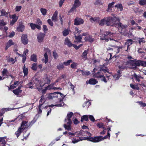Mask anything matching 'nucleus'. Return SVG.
I'll return each mask as SVG.
<instances>
[{
  "label": "nucleus",
  "mask_w": 146,
  "mask_h": 146,
  "mask_svg": "<svg viewBox=\"0 0 146 146\" xmlns=\"http://www.w3.org/2000/svg\"><path fill=\"white\" fill-rule=\"evenodd\" d=\"M65 96L63 94L59 92H54L46 94L45 98L48 99H53L55 104L49 105V107H53L54 106L61 107L64 106V104L63 102V100Z\"/></svg>",
  "instance_id": "1"
},
{
  "label": "nucleus",
  "mask_w": 146,
  "mask_h": 146,
  "mask_svg": "<svg viewBox=\"0 0 146 146\" xmlns=\"http://www.w3.org/2000/svg\"><path fill=\"white\" fill-rule=\"evenodd\" d=\"M100 39L108 41L109 39L114 40L115 41L118 42L120 39L119 37V34L118 33H111L109 31H106L103 34V31L101 30L100 32Z\"/></svg>",
  "instance_id": "2"
},
{
  "label": "nucleus",
  "mask_w": 146,
  "mask_h": 146,
  "mask_svg": "<svg viewBox=\"0 0 146 146\" xmlns=\"http://www.w3.org/2000/svg\"><path fill=\"white\" fill-rule=\"evenodd\" d=\"M121 62L120 65H119L118 67L120 69H124L126 68V65L129 66V68H130L135 70L137 68V66H139V60L135 61L130 60L127 61L126 63Z\"/></svg>",
  "instance_id": "3"
},
{
  "label": "nucleus",
  "mask_w": 146,
  "mask_h": 146,
  "mask_svg": "<svg viewBox=\"0 0 146 146\" xmlns=\"http://www.w3.org/2000/svg\"><path fill=\"white\" fill-rule=\"evenodd\" d=\"M110 129V127L108 128L107 134L104 137H102L101 136L95 137H85V139L95 143L100 142V141H102L104 139L107 138L108 137L110 138V134L109 132L111 130Z\"/></svg>",
  "instance_id": "4"
},
{
  "label": "nucleus",
  "mask_w": 146,
  "mask_h": 146,
  "mask_svg": "<svg viewBox=\"0 0 146 146\" xmlns=\"http://www.w3.org/2000/svg\"><path fill=\"white\" fill-rule=\"evenodd\" d=\"M107 26L116 27L117 22L119 21L120 20L118 17H107Z\"/></svg>",
  "instance_id": "5"
},
{
  "label": "nucleus",
  "mask_w": 146,
  "mask_h": 146,
  "mask_svg": "<svg viewBox=\"0 0 146 146\" xmlns=\"http://www.w3.org/2000/svg\"><path fill=\"white\" fill-rule=\"evenodd\" d=\"M55 84V82L51 84L48 86L45 87L44 89L42 88V87H41L40 88H37V89H38V90L39 92H42V94H45L47 90H55L58 89H61V88H56L54 87L53 86Z\"/></svg>",
  "instance_id": "6"
},
{
  "label": "nucleus",
  "mask_w": 146,
  "mask_h": 146,
  "mask_svg": "<svg viewBox=\"0 0 146 146\" xmlns=\"http://www.w3.org/2000/svg\"><path fill=\"white\" fill-rule=\"evenodd\" d=\"M93 76L95 78H100L102 81L105 83H106L107 82V80L104 76V75L102 73V72H97L94 74Z\"/></svg>",
  "instance_id": "7"
},
{
  "label": "nucleus",
  "mask_w": 146,
  "mask_h": 146,
  "mask_svg": "<svg viewBox=\"0 0 146 146\" xmlns=\"http://www.w3.org/2000/svg\"><path fill=\"white\" fill-rule=\"evenodd\" d=\"M80 5L81 3L80 2L79 0H75L73 7L71 8L68 13H70L71 12L76 11V8L78 7Z\"/></svg>",
  "instance_id": "8"
},
{
  "label": "nucleus",
  "mask_w": 146,
  "mask_h": 146,
  "mask_svg": "<svg viewBox=\"0 0 146 146\" xmlns=\"http://www.w3.org/2000/svg\"><path fill=\"white\" fill-rule=\"evenodd\" d=\"M115 27L117 28L119 30L121 29V30L119 31L121 33H123V31L124 32L127 29V26L126 25H123L121 23L117 22Z\"/></svg>",
  "instance_id": "9"
},
{
  "label": "nucleus",
  "mask_w": 146,
  "mask_h": 146,
  "mask_svg": "<svg viewBox=\"0 0 146 146\" xmlns=\"http://www.w3.org/2000/svg\"><path fill=\"white\" fill-rule=\"evenodd\" d=\"M45 53L44 54V58L42 59V61L45 64H46L48 62V54H50L51 52L50 50L48 48H46L44 49Z\"/></svg>",
  "instance_id": "10"
},
{
  "label": "nucleus",
  "mask_w": 146,
  "mask_h": 146,
  "mask_svg": "<svg viewBox=\"0 0 146 146\" xmlns=\"http://www.w3.org/2000/svg\"><path fill=\"white\" fill-rule=\"evenodd\" d=\"M45 99H44V95L43 94L41 97V99L39 101V105L38 106L39 110L38 111L39 114H40L42 113L41 109L43 108L44 107L42 106L43 105V104L45 101Z\"/></svg>",
  "instance_id": "11"
},
{
  "label": "nucleus",
  "mask_w": 146,
  "mask_h": 146,
  "mask_svg": "<svg viewBox=\"0 0 146 146\" xmlns=\"http://www.w3.org/2000/svg\"><path fill=\"white\" fill-rule=\"evenodd\" d=\"M7 141V139L6 137H0V142L1 144V146H9L8 144L6 143Z\"/></svg>",
  "instance_id": "12"
},
{
  "label": "nucleus",
  "mask_w": 146,
  "mask_h": 146,
  "mask_svg": "<svg viewBox=\"0 0 146 146\" xmlns=\"http://www.w3.org/2000/svg\"><path fill=\"white\" fill-rule=\"evenodd\" d=\"M84 23V21L82 19L76 17L74 20V24L75 25H78L83 24Z\"/></svg>",
  "instance_id": "13"
},
{
  "label": "nucleus",
  "mask_w": 146,
  "mask_h": 146,
  "mask_svg": "<svg viewBox=\"0 0 146 146\" xmlns=\"http://www.w3.org/2000/svg\"><path fill=\"white\" fill-rule=\"evenodd\" d=\"M30 126V124L28 123L27 121H23L22 122L21 127L24 130Z\"/></svg>",
  "instance_id": "14"
},
{
  "label": "nucleus",
  "mask_w": 146,
  "mask_h": 146,
  "mask_svg": "<svg viewBox=\"0 0 146 146\" xmlns=\"http://www.w3.org/2000/svg\"><path fill=\"white\" fill-rule=\"evenodd\" d=\"M21 40L22 43L24 44H26L28 43V39L27 35H23L21 37Z\"/></svg>",
  "instance_id": "15"
},
{
  "label": "nucleus",
  "mask_w": 146,
  "mask_h": 146,
  "mask_svg": "<svg viewBox=\"0 0 146 146\" xmlns=\"http://www.w3.org/2000/svg\"><path fill=\"white\" fill-rule=\"evenodd\" d=\"M44 82L43 83V84L40 83L39 81H37V84L39 83L40 84V86L41 87H42L44 86L45 84H49L50 82V78H48V77H46L44 80Z\"/></svg>",
  "instance_id": "16"
},
{
  "label": "nucleus",
  "mask_w": 146,
  "mask_h": 146,
  "mask_svg": "<svg viewBox=\"0 0 146 146\" xmlns=\"http://www.w3.org/2000/svg\"><path fill=\"white\" fill-rule=\"evenodd\" d=\"M73 115V113L72 112H68L67 115V119H65V122H72V121L70 119V118L72 117Z\"/></svg>",
  "instance_id": "17"
},
{
  "label": "nucleus",
  "mask_w": 146,
  "mask_h": 146,
  "mask_svg": "<svg viewBox=\"0 0 146 146\" xmlns=\"http://www.w3.org/2000/svg\"><path fill=\"white\" fill-rule=\"evenodd\" d=\"M76 132H77L76 134H77L78 135L83 136L84 134H86L88 135L89 136L88 137H91L90 136L91 135V134L90 133L88 132V131L84 132L83 131L81 130L79 131Z\"/></svg>",
  "instance_id": "18"
},
{
  "label": "nucleus",
  "mask_w": 146,
  "mask_h": 146,
  "mask_svg": "<svg viewBox=\"0 0 146 146\" xmlns=\"http://www.w3.org/2000/svg\"><path fill=\"white\" fill-rule=\"evenodd\" d=\"M45 35V34L43 33H41L39 34L37 37L38 42H42Z\"/></svg>",
  "instance_id": "19"
},
{
  "label": "nucleus",
  "mask_w": 146,
  "mask_h": 146,
  "mask_svg": "<svg viewBox=\"0 0 146 146\" xmlns=\"http://www.w3.org/2000/svg\"><path fill=\"white\" fill-rule=\"evenodd\" d=\"M121 76V73L119 70L117 72V74L113 75L112 78V79L114 80H117Z\"/></svg>",
  "instance_id": "20"
},
{
  "label": "nucleus",
  "mask_w": 146,
  "mask_h": 146,
  "mask_svg": "<svg viewBox=\"0 0 146 146\" xmlns=\"http://www.w3.org/2000/svg\"><path fill=\"white\" fill-rule=\"evenodd\" d=\"M64 44L70 47L72 46V44L68 38L66 37L65 39Z\"/></svg>",
  "instance_id": "21"
},
{
  "label": "nucleus",
  "mask_w": 146,
  "mask_h": 146,
  "mask_svg": "<svg viewBox=\"0 0 146 146\" xmlns=\"http://www.w3.org/2000/svg\"><path fill=\"white\" fill-rule=\"evenodd\" d=\"M12 20L11 21L10 24L11 25H13L17 21L18 17L15 14L12 15Z\"/></svg>",
  "instance_id": "22"
},
{
  "label": "nucleus",
  "mask_w": 146,
  "mask_h": 146,
  "mask_svg": "<svg viewBox=\"0 0 146 146\" xmlns=\"http://www.w3.org/2000/svg\"><path fill=\"white\" fill-rule=\"evenodd\" d=\"M66 124H64V127L68 131H71V124L72 122L68 123V122H66Z\"/></svg>",
  "instance_id": "23"
},
{
  "label": "nucleus",
  "mask_w": 146,
  "mask_h": 146,
  "mask_svg": "<svg viewBox=\"0 0 146 146\" xmlns=\"http://www.w3.org/2000/svg\"><path fill=\"white\" fill-rule=\"evenodd\" d=\"M132 43V40L131 39H128L127 40V42L125 43V47L126 46L127 49H125V51H127L128 49L129 46L131 45Z\"/></svg>",
  "instance_id": "24"
},
{
  "label": "nucleus",
  "mask_w": 146,
  "mask_h": 146,
  "mask_svg": "<svg viewBox=\"0 0 146 146\" xmlns=\"http://www.w3.org/2000/svg\"><path fill=\"white\" fill-rule=\"evenodd\" d=\"M98 82L97 80L93 78H91L89 80L88 82L86 81V83L87 84H90L94 85L97 83Z\"/></svg>",
  "instance_id": "25"
},
{
  "label": "nucleus",
  "mask_w": 146,
  "mask_h": 146,
  "mask_svg": "<svg viewBox=\"0 0 146 146\" xmlns=\"http://www.w3.org/2000/svg\"><path fill=\"white\" fill-rule=\"evenodd\" d=\"M88 52L89 50H85L81 56V57L82 58V59H84V60H86L87 58V55Z\"/></svg>",
  "instance_id": "26"
},
{
  "label": "nucleus",
  "mask_w": 146,
  "mask_h": 146,
  "mask_svg": "<svg viewBox=\"0 0 146 146\" xmlns=\"http://www.w3.org/2000/svg\"><path fill=\"white\" fill-rule=\"evenodd\" d=\"M114 4L115 2H114L109 3L108 5L107 11L109 12H111L112 10V8L113 7Z\"/></svg>",
  "instance_id": "27"
},
{
  "label": "nucleus",
  "mask_w": 146,
  "mask_h": 146,
  "mask_svg": "<svg viewBox=\"0 0 146 146\" xmlns=\"http://www.w3.org/2000/svg\"><path fill=\"white\" fill-rule=\"evenodd\" d=\"M107 17H105L102 19L100 22L99 23L100 25L103 26L105 24L107 25V19H106Z\"/></svg>",
  "instance_id": "28"
},
{
  "label": "nucleus",
  "mask_w": 146,
  "mask_h": 146,
  "mask_svg": "<svg viewBox=\"0 0 146 146\" xmlns=\"http://www.w3.org/2000/svg\"><path fill=\"white\" fill-rule=\"evenodd\" d=\"M1 15L3 16H4L6 17H8L10 15L9 13H7L4 10H2L0 11Z\"/></svg>",
  "instance_id": "29"
},
{
  "label": "nucleus",
  "mask_w": 146,
  "mask_h": 146,
  "mask_svg": "<svg viewBox=\"0 0 146 146\" xmlns=\"http://www.w3.org/2000/svg\"><path fill=\"white\" fill-rule=\"evenodd\" d=\"M14 44V43L13 42L12 40H10L7 43L6 46L5 48V50H7L8 48L11 46L12 45H13Z\"/></svg>",
  "instance_id": "30"
},
{
  "label": "nucleus",
  "mask_w": 146,
  "mask_h": 146,
  "mask_svg": "<svg viewBox=\"0 0 146 146\" xmlns=\"http://www.w3.org/2000/svg\"><path fill=\"white\" fill-rule=\"evenodd\" d=\"M24 130L21 127L19 128L18 130L15 132V133L17 137L20 135L22 132H23Z\"/></svg>",
  "instance_id": "31"
},
{
  "label": "nucleus",
  "mask_w": 146,
  "mask_h": 146,
  "mask_svg": "<svg viewBox=\"0 0 146 146\" xmlns=\"http://www.w3.org/2000/svg\"><path fill=\"white\" fill-rule=\"evenodd\" d=\"M85 40L86 41H88L90 42L94 41V39L90 36H88L85 37Z\"/></svg>",
  "instance_id": "32"
},
{
  "label": "nucleus",
  "mask_w": 146,
  "mask_h": 146,
  "mask_svg": "<svg viewBox=\"0 0 146 146\" xmlns=\"http://www.w3.org/2000/svg\"><path fill=\"white\" fill-rule=\"evenodd\" d=\"M57 15L58 12L57 11H56L52 17V21L54 22L57 21Z\"/></svg>",
  "instance_id": "33"
},
{
  "label": "nucleus",
  "mask_w": 146,
  "mask_h": 146,
  "mask_svg": "<svg viewBox=\"0 0 146 146\" xmlns=\"http://www.w3.org/2000/svg\"><path fill=\"white\" fill-rule=\"evenodd\" d=\"M25 28V26L22 24H20L17 28V30L19 31L23 32Z\"/></svg>",
  "instance_id": "34"
},
{
  "label": "nucleus",
  "mask_w": 146,
  "mask_h": 146,
  "mask_svg": "<svg viewBox=\"0 0 146 146\" xmlns=\"http://www.w3.org/2000/svg\"><path fill=\"white\" fill-rule=\"evenodd\" d=\"M20 89L21 87H19L17 89L14 90L13 91V93L16 95H19L22 92V90H20Z\"/></svg>",
  "instance_id": "35"
},
{
  "label": "nucleus",
  "mask_w": 146,
  "mask_h": 146,
  "mask_svg": "<svg viewBox=\"0 0 146 146\" xmlns=\"http://www.w3.org/2000/svg\"><path fill=\"white\" fill-rule=\"evenodd\" d=\"M99 20V18L97 17H91L90 19V22L92 23H93L94 22H98Z\"/></svg>",
  "instance_id": "36"
},
{
  "label": "nucleus",
  "mask_w": 146,
  "mask_h": 146,
  "mask_svg": "<svg viewBox=\"0 0 146 146\" xmlns=\"http://www.w3.org/2000/svg\"><path fill=\"white\" fill-rule=\"evenodd\" d=\"M85 137H84V139H80V138H79V139H77L76 138H73L72 139V143H73L74 144H75V143H78V142L79 141H80V140H86V139H85ZM87 140L88 141V140Z\"/></svg>",
  "instance_id": "37"
},
{
  "label": "nucleus",
  "mask_w": 146,
  "mask_h": 146,
  "mask_svg": "<svg viewBox=\"0 0 146 146\" xmlns=\"http://www.w3.org/2000/svg\"><path fill=\"white\" fill-rule=\"evenodd\" d=\"M88 120V115H84L81 117V121L83 122L84 121H86Z\"/></svg>",
  "instance_id": "38"
},
{
  "label": "nucleus",
  "mask_w": 146,
  "mask_h": 146,
  "mask_svg": "<svg viewBox=\"0 0 146 146\" xmlns=\"http://www.w3.org/2000/svg\"><path fill=\"white\" fill-rule=\"evenodd\" d=\"M7 60L9 62H11L13 64L15 63L17 61V60H15L12 58L10 57H7Z\"/></svg>",
  "instance_id": "39"
},
{
  "label": "nucleus",
  "mask_w": 146,
  "mask_h": 146,
  "mask_svg": "<svg viewBox=\"0 0 146 146\" xmlns=\"http://www.w3.org/2000/svg\"><path fill=\"white\" fill-rule=\"evenodd\" d=\"M133 76L135 79H136L137 81H138L139 82L140 81V78H143L142 77H141L139 75H137L136 74H134L133 75Z\"/></svg>",
  "instance_id": "40"
},
{
  "label": "nucleus",
  "mask_w": 146,
  "mask_h": 146,
  "mask_svg": "<svg viewBox=\"0 0 146 146\" xmlns=\"http://www.w3.org/2000/svg\"><path fill=\"white\" fill-rule=\"evenodd\" d=\"M104 66L103 65V66H100V69L99 70L100 71L102 72L103 71L104 73H105L106 72H108V69H105L103 68Z\"/></svg>",
  "instance_id": "41"
},
{
  "label": "nucleus",
  "mask_w": 146,
  "mask_h": 146,
  "mask_svg": "<svg viewBox=\"0 0 146 146\" xmlns=\"http://www.w3.org/2000/svg\"><path fill=\"white\" fill-rule=\"evenodd\" d=\"M115 7L117 8V9H119L121 11H122L123 9V7L121 4H118L116 5L115 6Z\"/></svg>",
  "instance_id": "42"
},
{
  "label": "nucleus",
  "mask_w": 146,
  "mask_h": 146,
  "mask_svg": "<svg viewBox=\"0 0 146 146\" xmlns=\"http://www.w3.org/2000/svg\"><path fill=\"white\" fill-rule=\"evenodd\" d=\"M75 38L77 42H81V39H82V37H81V35H79L78 36H76V35H75Z\"/></svg>",
  "instance_id": "43"
},
{
  "label": "nucleus",
  "mask_w": 146,
  "mask_h": 146,
  "mask_svg": "<svg viewBox=\"0 0 146 146\" xmlns=\"http://www.w3.org/2000/svg\"><path fill=\"white\" fill-rule=\"evenodd\" d=\"M31 60L35 62L36 61V55L33 54L31 56Z\"/></svg>",
  "instance_id": "44"
},
{
  "label": "nucleus",
  "mask_w": 146,
  "mask_h": 146,
  "mask_svg": "<svg viewBox=\"0 0 146 146\" xmlns=\"http://www.w3.org/2000/svg\"><path fill=\"white\" fill-rule=\"evenodd\" d=\"M141 66L143 67H146V61L139 60V66Z\"/></svg>",
  "instance_id": "45"
},
{
  "label": "nucleus",
  "mask_w": 146,
  "mask_h": 146,
  "mask_svg": "<svg viewBox=\"0 0 146 146\" xmlns=\"http://www.w3.org/2000/svg\"><path fill=\"white\" fill-rule=\"evenodd\" d=\"M16 108H4L2 109V111H4V112H5V111H10L11 110H13L14 109H15Z\"/></svg>",
  "instance_id": "46"
},
{
  "label": "nucleus",
  "mask_w": 146,
  "mask_h": 146,
  "mask_svg": "<svg viewBox=\"0 0 146 146\" xmlns=\"http://www.w3.org/2000/svg\"><path fill=\"white\" fill-rule=\"evenodd\" d=\"M82 72V74L84 75V76H88L89 75H90L91 73L90 72H89V71H81Z\"/></svg>",
  "instance_id": "47"
},
{
  "label": "nucleus",
  "mask_w": 146,
  "mask_h": 146,
  "mask_svg": "<svg viewBox=\"0 0 146 146\" xmlns=\"http://www.w3.org/2000/svg\"><path fill=\"white\" fill-rule=\"evenodd\" d=\"M8 72V71L6 69V68L4 69L2 71V72L3 76H5L8 77V75H7Z\"/></svg>",
  "instance_id": "48"
},
{
  "label": "nucleus",
  "mask_w": 146,
  "mask_h": 146,
  "mask_svg": "<svg viewBox=\"0 0 146 146\" xmlns=\"http://www.w3.org/2000/svg\"><path fill=\"white\" fill-rule=\"evenodd\" d=\"M57 69L59 70H61L63 69L64 68L63 64L62 63H60L59 65L57 66Z\"/></svg>",
  "instance_id": "49"
},
{
  "label": "nucleus",
  "mask_w": 146,
  "mask_h": 146,
  "mask_svg": "<svg viewBox=\"0 0 146 146\" xmlns=\"http://www.w3.org/2000/svg\"><path fill=\"white\" fill-rule=\"evenodd\" d=\"M138 85H135L133 84H130V87L133 89H136L137 90H139V88L138 86Z\"/></svg>",
  "instance_id": "50"
},
{
  "label": "nucleus",
  "mask_w": 146,
  "mask_h": 146,
  "mask_svg": "<svg viewBox=\"0 0 146 146\" xmlns=\"http://www.w3.org/2000/svg\"><path fill=\"white\" fill-rule=\"evenodd\" d=\"M40 11L43 15H46V9L42 8H41L40 9Z\"/></svg>",
  "instance_id": "51"
},
{
  "label": "nucleus",
  "mask_w": 146,
  "mask_h": 146,
  "mask_svg": "<svg viewBox=\"0 0 146 146\" xmlns=\"http://www.w3.org/2000/svg\"><path fill=\"white\" fill-rule=\"evenodd\" d=\"M139 3L141 5H144L146 4V0H139Z\"/></svg>",
  "instance_id": "52"
},
{
  "label": "nucleus",
  "mask_w": 146,
  "mask_h": 146,
  "mask_svg": "<svg viewBox=\"0 0 146 146\" xmlns=\"http://www.w3.org/2000/svg\"><path fill=\"white\" fill-rule=\"evenodd\" d=\"M112 46L116 47V48H117V52H116L117 53H118L119 52L121 51V50L123 48V46Z\"/></svg>",
  "instance_id": "53"
},
{
  "label": "nucleus",
  "mask_w": 146,
  "mask_h": 146,
  "mask_svg": "<svg viewBox=\"0 0 146 146\" xmlns=\"http://www.w3.org/2000/svg\"><path fill=\"white\" fill-rule=\"evenodd\" d=\"M72 60H67L66 62H63V64L65 65V66H67L69 65L70 63L72 62Z\"/></svg>",
  "instance_id": "54"
},
{
  "label": "nucleus",
  "mask_w": 146,
  "mask_h": 146,
  "mask_svg": "<svg viewBox=\"0 0 146 146\" xmlns=\"http://www.w3.org/2000/svg\"><path fill=\"white\" fill-rule=\"evenodd\" d=\"M137 103H138L141 107H144L146 106V104L143 103L142 102H137Z\"/></svg>",
  "instance_id": "55"
},
{
  "label": "nucleus",
  "mask_w": 146,
  "mask_h": 146,
  "mask_svg": "<svg viewBox=\"0 0 146 146\" xmlns=\"http://www.w3.org/2000/svg\"><path fill=\"white\" fill-rule=\"evenodd\" d=\"M63 35L64 36L67 35L69 34V31L68 30L65 29L64 30L63 32Z\"/></svg>",
  "instance_id": "56"
},
{
  "label": "nucleus",
  "mask_w": 146,
  "mask_h": 146,
  "mask_svg": "<svg viewBox=\"0 0 146 146\" xmlns=\"http://www.w3.org/2000/svg\"><path fill=\"white\" fill-rule=\"evenodd\" d=\"M30 25L32 29L33 30L35 29V28H36V24H34L33 23H30Z\"/></svg>",
  "instance_id": "57"
},
{
  "label": "nucleus",
  "mask_w": 146,
  "mask_h": 146,
  "mask_svg": "<svg viewBox=\"0 0 146 146\" xmlns=\"http://www.w3.org/2000/svg\"><path fill=\"white\" fill-rule=\"evenodd\" d=\"M23 72L24 73V76H27L28 74V69L27 68H26V69H23Z\"/></svg>",
  "instance_id": "58"
},
{
  "label": "nucleus",
  "mask_w": 146,
  "mask_h": 146,
  "mask_svg": "<svg viewBox=\"0 0 146 146\" xmlns=\"http://www.w3.org/2000/svg\"><path fill=\"white\" fill-rule=\"evenodd\" d=\"M31 69L34 70H36V63H35L33 64L32 65Z\"/></svg>",
  "instance_id": "59"
},
{
  "label": "nucleus",
  "mask_w": 146,
  "mask_h": 146,
  "mask_svg": "<svg viewBox=\"0 0 146 146\" xmlns=\"http://www.w3.org/2000/svg\"><path fill=\"white\" fill-rule=\"evenodd\" d=\"M88 118L90 119L92 121L94 122L95 121V119L93 116L91 115H88Z\"/></svg>",
  "instance_id": "60"
},
{
  "label": "nucleus",
  "mask_w": 146,
  "mask_h": 146,
  "mask_svg": "<svg viewBox=\"0 0 146 146\" xmlns=\"http://www.w3.org/2000/svg\"><path fill=\"white\" fill-rule=\"evenodd\" d=\"M6 25V23L4 22L3 20H0V27L4 26Z\"/></svg>",
  "instance_id": "61"
},
{
  "label": "nucleus",
  "mask_w": 146,
  "mask_h": 146,
  "mask_svg": "<svg viewBox=\"0 0 146 146\" xmlns=\"http://www.w3.org/2000/svg\"><path fill=\"white\" fill-rule=\"evenodd\" d=\"M36 121V119L35 117L34 119L30 122L29 123L30 124V126L32 125Z\"/></svg>",
  "instance_id": "62"
},
{
  "label": "nucleus",
  "mask_w": 146,
  "mask_h": 146,
  "mask_svg": "<svg viewBox=\"0 0 146 146\" xmlns=\"http://www.w3.org/2000/svg\"><path fill=\"white\" fill-rule=\"evenodd\" d=\"M104 125L102 123H99L97 124V126L99 128H102Z\"/></svg>",
  "instance_id": "63"
},
{
  "label": "nucleus",
  "mask_w": 146,
  "mask_h": 146,
  "mask_svg": "<svg viewBox=\"0 0 146 146\" xmlns=\"http://www.w3.org/2000/svg\"><path fill=\"white\" fill-rule=\"evenodd\" d=\"M73 121L74 124H77L79 122L77 119L76 118H73Z\"/></svg>",
  "instance_id": "64"
}]
</instances>
